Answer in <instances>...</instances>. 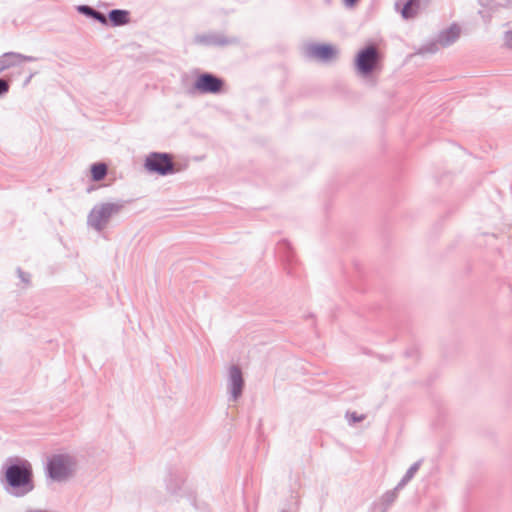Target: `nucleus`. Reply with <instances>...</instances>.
Here are the masks:
<instances>
[{"mask_svg": "<svg viewBox=\"0 0 512 512\" xmlns=\"http://www.w3.org/2000/svg\"><path fill=\"white\" fill-rule=\"evenodd\" d=\"M21 60V56L15 53H6L0 58V70H5Z\"/></svg>", "mask_w": 512, "mask_h": 512, "instance_id": "14", "label": "nucleus"}, {"mask_svg": "<svg viewBox=\"0 0 512 512\" xmlns=\"http://www.w3.org/2000/svg\"><path fill=\"white\" fill-rule=\"evenodd\" d=\"M228 388L230 400L238 401L245 388V379L241 367L233 364L228 369Z\"/></svg>", "mask_w": 512, "mask_h": 512, "instance_id": "4", "label": "nucleus"}, {"mask_svg": "<svg viewBox=\"0 0 512 512\" xmlns=\"http://www.w3.org/2000/svg\"><path fill=\"white\" fill-rule=\"evenodd\" d=\"M460 32V27L454 23L447 29L440 32L438 36V43L444 47L449 46L456 42L460 37Z\"/></svg>", "mask_w": 512, "mask_h": 512, "instance_id": "10", "label": "nucleus"}, {"mask_svg": "<svg viewBox=\"0 0 512 512\" xmlns=\"http://www.w3.org/2000/svg\"><path fill=\"white\" fill-rule=\"evenodd\" d=\"M91 177L94 181L102 180L107 174V166L104 163H96L91 166Z\"/></svg>", "mask_w": 512, "mask_h": 512, "instance_id": "15", "label": "nucleus"}, {"mask_svg": "<svg viewBox=\"0 0 512 512\" xmlns=\"http://www.w3.org/2000/svg\"><path fill=\"white\" fill-rule=\"evenodd\" d=\"M347 415L350 416V421H352L353 423L361 422L365 418L364 415H358L356 412Z\"/></svg>", "mask_w": 512, "mask_h": 512, "instance_id": "21", "label": "nucleus"}, {"mask_svg": "<svg viewBox=\"0 0 512 512\" xmlns=\"http://www.w3.org/2000/svg\"><path fill=\"white\" fill-rule=\"evenodd\" d=\"M421 464L422 460H418L408 468L405 475L398 483V489H403L413 479L415 474L418 472Z\"/></svg>", "mask_w": 512, "mask_h": 512, "instance_id": "11", "label": "nucleus"}, {"mask_svg": "<svg viewBox=\"0 0 512 512\" xmlns=\"http://www.w3.org/2000/svg\"><path fill=\"white\" fill-rule=\"evenodd\" d=\"M337 49L331 44H311L307 49V55L328 62L337 55Z\"/></svg>", "mask_w": 512, "mask_h": 512, "instance_id": "8", "label": "nucleus"}, {"mask_svg": "<svg viewBox=\"0 0 512 512\" xmlns=\"http://www.w3.org/2000/svg\"><path fill=\"white\" fill-rule=\"evenodd\" d=\"M92 17H94L95 19L99 20L101 23L103 24H106L107 20H106V17L102 14H100L99 12H94Z\"/></svg>", "mask_w": 512, "mask_h": 512, "instance_id": "23", "label": "nucleus"}, {"mask_svg": "<svg viewBox=\"0 0 512 512\" xmlns=\"http://www.w3.org/2000/svg\"><path fill=\"white\" fill-rule=\"evenodd\" d=\"M194 87L201 93H215L221 90L222 81L210 74H203L197 78Z\"/></svg>", "mask_w": 512, "mask_h": 512, "instance_id": "9", "label": "nucleus"}, {"mask_svg": "<svg viewBox=\"0 0 512 512\" xmlns=\"http://www.w3.org/2000/svg\"><path fill=\"white\" fill-rule=\"evenodd\" d=\"M504 45L507 48H512V29L504 33Z\"/></svg>", "mask_w": 512, "mask_h": 512, "instance_id": "18", "label": "nucleus"}, {"mask_svg": "<svg viewBox=\"0 0 512 512\" xmlns=\"http://www.w3.org/2000/svg\"><path fill=\"white\" fill-rule=\"evenodd\" d=\"M379 52L373 45L361 49L355 58V68L362 77H369L377 68Z\"/></svg>", "mask_w": 512, "mask_h": 512, "instance_id": "1", "label": "nucleus"}, {"mask_svg": "<svg viewBox=\"0 0 512 512\" xmlns=\"http://www.w3.org/2000/svg\"><path fill=\"white\" fill-rule=\"evenodd\" d=\"M286 269H287V273H288L289 275H293V274H294V272L292 271V268H291V267H287Z\"/></svg>", "mask_w": 512, "mask_h": 512, "instance_id": "26", "label": "nucleus"}, {"mask_svg": "<svg viewBox=\"0 0 512 512\" xmlns=\"http://www.w3.org/2000/svg\"><path fill=\"white\" fill-rule=\"evenodd\" d=\"M75 463L68 455H54L47 465L49 476L56 481L67 479L73 472Z\"/></svg>", "mask_w": 512, "mask_h": 512, "instance_id": "2", "label": "nucleus"}, {"mask_svg": "<svg viewBox=\"0 0 512 512\" xmlns=\"http://www.w3.org/2000/svg\"><path fill=\"white\" fill-rule=\"evenodd\" d=\"M6 479L13 487L30 484L31 470L29 466H11L6 471Z\"/></svg>", "mask_w": 512, "mask_h": 512, "instance_id": "6", "label": "nucleus"}, {"mask_svg": "<svg viewBox=\"0 0 512 512\" xmlns=\"http://www.w3.org/2000/svg\"><path fill=\"white\" fill-rule=\"evenodd\" d=\"M437 43H432L429 46L421 48L420 53H434L438 49Z\"/></svg>", "mask_w": 512, "mask_h": 512, "instance_id": "19", "label": "nucleus"}, {"mask_svg": "<svg viewBox=\"0 0 512 512\" xmlns=\"http://www.w3.org/2000/svg\"><path fill=\"white\" fill-rule=\"evenodd\" d=\"M9 85L5 80L0 79V95L8 91Z\"/></svg>", "mask_w": 512, "mask_h": 512, "instance_id": "22", "label": "nucleus"}, {"mask_svg": "<svg viewBox=\"0 0 512 512\" xmlns=\"http://www.w3.org/2000/svg\"><path fill=\"white\" fill-rule=\"evenodd\" d=\"M80 10L88 15H93V13L95 12L93 9H91L90 7H87V6H82L80 8Z\"/></svg>", "mask_w": 512, "mask_h": 512, "instance_id": "24", "label": "nucleus"}, {"mask_svg": "<svg viewBox=\"0 0 512 512\" xmlns=\"http://www.w3.org/2000/svg\"><path fill=\"white\" fill-rule=\"evenodd\" d=\"M477 1H478V4L482 8H484L490 12H496L502 7V5L497 0H477Z\"/></svg>", "mask_w": 512, "mask_h": 512, "instance_id": "17", "label": "nucleus"}, {"mask_svg": "<svg viewBox=\"0 0 512 512\" xmlns=\"http://www.w3.org/2000/svg\"><path fill=\"white\" fill-rule=\"evenodd\" d=\"M115 211L111 204L95 207L89 215V223L94 228L101 229Z\"/></svg>", "mask_w": 512, "mask_h": 512, "instance_id": "7", "label": "nucleus"}, {"mask_svg": "<svg viewBox=\"0 0 512 512\" xmlns=\"http://www.w3.org/2000/svg\"><path fill=\"white\" fill-rule=\"evenodd\" d=\"M225 43H226V45H228L230 43V40L227 37H226Z\"/></svg>", "mask_w": 512, "mask_h": 512, "instance_id": "27", "label": "nucleus"}, {"mask_svg": "<svg viewBox=\"0 0 512 512\" xmlns=\"http://www.w3.org/2000/svg\"><path fill=\"white\" fill-rule=\"evenodd\" d=\"M400 490L401 489H398V484H397L394 489L389 490L383 494L381 500H382V504L384 505L385 509L389 508L396 501V499L398 497V492Z\"/></svg>", "mask_w": 512, "mask_h": 512, "instance_id": "16", "label": "nucleus"}, {"mask_svg": "<svg viewBox=\"0 0 512 512\" xmlns=\"http://www.w3.org/2000/svg\"><path fill=\"white\" fill-rule=\"evenodd\" d=\"M278 251L282 259L291 266L293 263V251L290 243L287 240L280 241L278 243Z\"/></svg>", "mask_w": 512, "mask_h": 512, "instance_id": "12", "label": "nucleus"}, {"mask_svg": "<svg viewBox=\"0 0 512 512\" xmlns=\"http://www.w3.org/2000/svg\"><path fill=\"white\" fill-rule=\"evenodd\" d=\"M109 19L116 26L124 25L129 22V13L125 10H112Z\"/></svg>", "mask_w": 512, "mask_h": 512, "instance_id": "13", "label": "nucleus"}, {"mask_svg": "<svg viewBox=\"0 0 512 512\" xmlns=\"http://www.w3.org/2000/svg\"><path fill=\"white\" fill-rule=\"evenodd\" d=\"M430 0H397L395 9L405 20L415 18L421 9H425Z\"/></svg>", "mask_w": 512, "mask_h": 512, "instance_id": "5", "label": "nucleus"}, {"mask_svg": "<svg viewBox=\"0 0 512 512\" xmlns=\"http://www.w3.org/2000/svg\"><path fill=\"white\" fill-rule=\"evenodd\" d=\"M145 168L160 175H167L177 172L179 169L174 167L172 156L165 153H152L145 160Z\"/></svg>", "mask_w": 512, "mask_h": 512, "instance_id": "3", "label": "nucleus"}, {"mask_svg": "<svg viewBox=\"0 0 512 512\" xmlns=\"http://www.w3.org/2000/svg\"><path fill=\"white\" fill-rule=\"evenodd\" d=\"M492 13L493 12H490V11H485V10H479L478 14L481 16V18L486 22V23H489L491 21V18H492Z\"/></svg>", "mask_w": 512, "mask_h": 512, "instance_id": "20", "label": "nucleus"}, {"mask_svg": "<svg viewBox=\"0 0 512 512\" xmlns=\"http://www.w3.org/2000/svg\"><path fill=\"white\" fill-rule=\"evenodd\" d=\"M359 0H343L344 4L347 6V7H353L357 4Z\"/></svg>", "mask_w": 512, "mask_h": 512, "instance_id": "25", "label": "nucleus"}]
</instances>
